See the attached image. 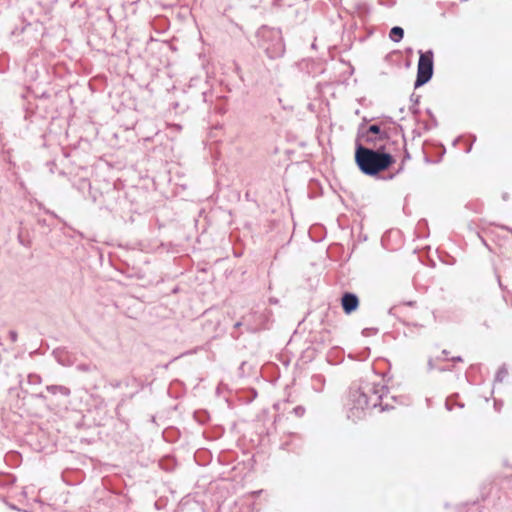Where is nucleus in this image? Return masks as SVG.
<instances>
[{
    "instance_id": "4",
    "label": "nucleus",
    "mask_w": 512,
    "mask_h": 512,
    "mask_svg": "<svg viewBox=\"0 0 512 512\" xmlns=\"http://www.w3.org/2000/svg\"><path fill=\"white\" fill-rule=\"evenodd\" d=\"M341 304L346 314H350L358 308L359 300L352 293H345L342 297Z\"/></svg>"
},
{
    "instance_id": "3",
    "label": "nucleus",
    "mask_w": 512,
    "mask_h": 512,
    "mask_svg": "<svg viewBox=\"0 0 512 512\" xmlns=\"http://www.w3.org/2000/svg\"><path fill=\"white\" fill-rule=\"evenodd\" d=\"M388 135L385 131H381L378 125H371L366 132V142L373 147L379 146L377 139H387Z\"/></svg>"
},
{
    "instance_id": "1",
    "label": "nucleus",
    "mask_w": 512,
    "mask_h": 512,
    "mask_svg": "<svg viewBox=\"0 0 512 512\" xmlns=\"http://www.w3.org/2000/svg\"><path fill=\"white\" fill-rule=\"evenodd\" d=\"M371 149L358 146L355 151V162L361 172L369 176H375L389 169L395 162V158L385 152L384 146H377Z\"/></svg>"
},
{
    "instance_id": "5",
    "label": "nucleus",
    "mask_w": 512,
    "mask_h": 512,
    "mask_svg": "<svg viewBox=\"0 0 512 512\" xmlns=\"http://www.w3.org/2000/svg\"><path fill=\"white\" fill-rule=\"evenodd\" d=\"M404 36V30L401 27L395 26L390 30L389 37L394 42H400Z\"/></svg>"
},
{
    "instance_id": "2",
    "label": "nucleus",
    "mask_w": 512,
    "mask_h": 512,
    "mask_svg": "<svg viewBox=\"0 0 512 512\" xmlns=\"http://www.w3.org/2000/svg\"><path fill=\"white\" fill-rule=\"evenodd\" d=\"M433 74V52L426 51L420 52L418 67H417V79L415 87L422 86L428 82Z\"/></svg>"
}]
</instances>
